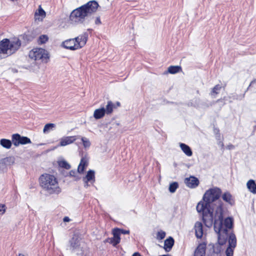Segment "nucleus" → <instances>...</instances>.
Masks as SVG:
<instances>
[{
    "label": "nucleus",
    "instance_id": "1",
    "mask_svg": "<svg viewBox=\"0 0 256 256\" xmlns=\"http://www.w3.org/2000/svg\"><path fill=\"white\" fill-rule=\"evenodd\" d=\"M221 194L222 190L218 188L206 190L202 200L198 204L196 210L198 212L202 213L203 222L208 228L212 226L214 223L213 213L214 212V230L218 234L219 243L223 244L227 238V229L232 227V220L228 218L223 223L222 204L221 202L218 201Z\"/></svg>",
    "mask_w": 256,
    "mask_h": 256
},
{
    "label": "nucleus",
    "instance_id": "2",
    "mask_svg": "<svg viewBox=\"0 0 256 256\" xmlns=\"http://www.w3.org/2000/svg\"><path fill=\"white\" fill-rule=\"evenodd\" d=\"M98 7V3L95 0H92L74 9L72 12L69 16L70 22L72 24L82 23L86 18L96 11Z\"/></svg>",
    "mask_w": 256,
    "mask_h": 256
},
{
    "label": "nucleus",
    "instance_id": "3",
    "mask_svg": "<svg viewBox=\"0 0 256 256\" xmlns=\"http://www.w3.org/2000/svg\"><path fill=\"white\" fill-rule=\"evenodd\" d=\"M40 185L47 193L58 194L61 192L57 178L52 174H44L40 178Z\"/></svg>",
    "mask_w": 256,
    "mask_h": 256
},
{
    "label": "nucleus",
    "instance_id": "4",
    "mask_svg": "<svg viewBox=\"0 0 256 256\" xmlns=\"http://www.w3.org/2000/svg\"><path fill=\"white\" fill-rule=\"evenodd\" d=\"M18 38H4L0 42V58H5L15 53L21 46Z\"/></svg>",
    "mask_w": 256,
    "mask_h": 256
},
{
    "label": "nucleus",
    "instance_id": "5",
    "mask_svg": "<svg viewBox=\"0 0 256 256\" xmlns=\"http://www.w3.org/2000/svg\"><path fill=\"white\" fill-rule=\"evenodd\" d=\"M88 38V34L84 32L83 34L75 38L64 41L62 45L66 48L74 50L82 48L86 44Z\"/></svg>",
    "mask_w": 256,
    "mask_h": 256
},
{
    "label": "nucleus",
    "instance_id": "6",
    "mask_svg": "<svg viewBox=\"0 0 256 256\" xmlns=\"http://www.w3.org/2000/svg\"><path fill=\"white\" fill-rule=\"evenodd\" d=\"M29 58L38 62H46L49 58L46 50L42 48H34L29 52Z\"/></svg>",
    "mask_w": 256,
    "mask_h": 256
},
{
    "label": "nucleus",
    "instance_id": "7",
    "mask_svg": "<svg viewBox=\"0 0 256 256\" xmlns=\"http://www.w3.org/2000/svg\"><path fill=\"white\" fill-rule=\"evenodd\" d=\"M232 228V227L230 228H228L227 232H226L227 238H226V240H227V239L228 237V248H226V256H233L234 250L235 248V247L236 246V236L234 235V234L233 233H231L229 235L228 234V230H230ZM216 234L218 236V233H216ZM218 243L220 245L222 246V244H220L218 242ZM225 244L226 243H224V244ZM224 244H223V245Z\"/></svg>",
    "mask_w": 256,
    "mask_h": 256
},
{
    "label": "nucleus",
    "instance_id": "8",
    "mask_svg": "<svg viewBox=\"0 0 256 256\" xmlns=\"http://www.w3.org/2000/svg\"><path fill=\"white\" fill-rule=\"evenodd\" d=\"M184 182L188 187L192 188H196L198 185L199 180L196 178L190 176L185 178Z\"/></svg>",
    "mask_w": 256,
    "mask_h": 256
},
{
    "label": "nucleus",
    "instance_id": "9",
    "mask_svg": "<svg viewBox=\"0 0 256 256\" xmlns=\"http://www.w3.org/2000/svg\"><path fill=\"white\" fill-rule=\"evenodd\" d=\"M76 140V136H65L60 138V146H64L73 143Z\"/></svg>",
    "mask_w": 256,
    "mask_h": 256
},
{
    "label": "nucleus",
    "instance_id": "10",
    "mask_svg": "<svg viewBox=\"0 0 256 256\" xmlns=\"http://www.w3.org/2000/svg\"><path fill=\"white\" fill-rule=\"evenodd\" d=\"M120 229L116 228L113 230V238L110 239V242L115 246L120 242Z\"/></svg>",
    "mask_w": 256,
    "mask_h": 256
},
{
    "label": "nucleus",
    "instance_id": "11",
    "mask_svg": "<svg viewBox=\"0 0 256 256\" xmlns=\"http://www.w3.org/2000/svg\"><path fill=\"white\" fill-rule=\"evenodd\" d=\"M196 236L198 238H200L203 236V226L201 222H197L194 224Z\"/></svg>",
    "mask_w": 256,
    "mask_h": 256
},
{
    "label": "nucleus",
    "instance_id": "12",
    "mask_svg": "<svg viewBox=\"0 0 256 256\" xmlns=\"http://www.w3.org/2000/svg\"><path fill=\"white\" fill-rule=\"evenodd\" d=\"M70 242V248L72 251L78 250V252H82L80 242L78 238H73Z\"/></svg>",
    "mask_w": 256,
    "mask_h": 256
},
{
    "label": "nucleus",
    "instance_id": "13",
    "mask_svg": "<svg viewBox=\"0 0 256 256\" xmlns=\"http://www.w3.org/2000/svg\"><path fill=\"white\" fill-rule=\"evenodd\" d=\"M88 160L86 157H82L81 158L80 163L78 166L77 172L80 174H82L84 172L85 168L88 166Z\"/></svg>",
    "mask_w": 256,
    "mask_h": 256
},
{
    "label": "nucleus",
    "instance_id": "14",
    "mask_svg": "<svg viewBox=\"0 0 256 256\" xmlns=\"http://www.w3.org/2000/svg\"><path fill=\"white\" fill-rule=\"evenodd\" d=\"M83 180L90 182L92 184H93L95 182V172L93 170H89L86 176L83 178Z\"/></svg>",
    "mask_w": 256,
    "mask_h": 256
},
{
    "label": "nucleus",
    "instance_id": "15",
    "mask_svg": "<svg viewBox=\"0 0 256 256\" xmlns=\"http://www.w3.org/2000/svg\"><path fill=\"white\" fill-rule=\"evenodd\" d=\"M106 114L104 107L97 108L94 112V117L96 120H98L103 118Z\"/></svg>",
    "mask_w": 256,
    "mask_h": 256
},
{
    "label": "nucleus",
    "instance_id": "16",
    "mask_svg": "<svg viewBox=\"0 0 256 256\" xmlns=\"http://www.w3.org/2000/svg\"><path fill=\"white\" fill-rule=\"evenodd\" d=\"M14 162V158L12 156L6 157L0 160V166H7L13 164Z\"/></svg>",
    "mask_w": 256,
    "mask_h": 256
},
{
    "label": "nucleus",
    "instance_id": "17",
    "mask_svg": "<svg viewBox=\"0 0 256 256\" xmlns=\"http://www.w3.org/2000/svg\"><path fill=\"white\" fill-rule=\"evenodd\" d=\"M46 12L44 10L41 8L40 6H39L38 9V12H35L34 17L36 20H38L39 21H42V20L46 17Z\"/></svg>",
    "mask_w": 256,
    "mask_h": 256
},
{
    "label": "nucleus",
    "instance_id": "18",
    "mask_svg": "<svg viewBox=\"0 0 256 256\" xmlns=\"http://www.w3.org/2000/svg\"><path fill=\"white\" fill-rule=\"evenodd\" d=\"M222 198L224 201L230 205H233L234 204V200L233 199L232 196L228 192H226L223 194L222 195Z\"/></svg>",
    "mask_w": 256,
    "mask_h": 256
},
{
    "label": "nucleus",
    "instance_id": "19",
    "mask_svg": "<svg viewBox=\"0 0 256 256\" xmlns=\"http://www.w3.org/2000/svg\"><path fill=\"white\" fill-rule=\"evenodd\" d=\"M174 244V240L172 238L170 237L164 241V248L166 252H169Z\"/></svg>",
    "mask_w": 256,
    "mask_h": 256
},
{
    "label": "nucleus",
    "instance_id": "20",
    "mask_svg": "<svg viewBox=\"0 0 256 256\" xmlns=\"http://www.w3.org/2000/svg\"><path fill=\"white\" fill-rule=\"evenodd\" d=\"M180 146L182 150L187 156H192V152L189 146L183 143H180Z\"/></svg>",
    "mask_w": 256,
    "mask_h": 256
},
{
    "label": "nucleus",
    "instance_id": "21",
    "mask_svg": "<svg viewBox=\"0 0 256 256\" xmlns=\"http://www.w3.org/2000/svg\"><path fill=\"white\" fill-rule=\"evenodd\" d=\"M206 254V248L202 244L199 245L194 252V256H204Z\"/></svg>",
    "mask_w": 256,
    "mask_h": 256
},
{
    "label": "nucleus",
    "instance_id": "22",
    "mask_svg": "<svg viewBox=\"0 0 256 256\" xmlns=\"http://www.w3.org/2000/svg\"><path fill=\"white\" fill-rule=\"evenodd\" d=\"M248 190L253 194H256V184L252 180H249L246 184Z\"/></svg>",
    "mask_w": 256,
    "mask_h": 256
},
{
    "label": "nucleus",
    "instance_id": "23",
    "mask_svg": "<svg viewBox=\"0 0 256 256\" xmlns=\"http://www.w3.org/2000/svg\"><path fill=\"white\" fill-rule=\"evenodd\" d=\"M114 108H115L114 104L112 101H108L105 108L106 114H110Z\"/></svg>",
    "mask_w": 256,
    "mask_h": 256
},
{
    "label": "nucleus",
    "instance_id": "24",
    "mask_svg": "<svg viewBox=\"0 0 256 256\" xmlns=\"http://www.w3.org/2000/svg\"><path fill=\"white\" fill-rule=\"evenodd\" d=\"M20 139H22L21 136L18 134L12 135V142L16 146H18L20 144Z\"/></svg>",
    "mask_w": 256,
    "mask_h": 256
},
{
    "label": "nucleus",
    "instance_id": "25",
    "mask_svg": "<svg viewBox=\"0 0 256 256\" xmlns=\"http://www.w3.org/2000/svg\"><path fill=\"white\" fill-rule=\"evenodd\" d=\"M0 145L7 149H9L12 146V142L9 140L2 138L0 140Z\"/></svg>",
    "mask_w": 256,
    "mask_h": 256
},
{
    "label": "nucleus",
    "instance_id": "26",
    "mask_svg": "<svg viewBox=\"0 0 256 256\" xmlns=\"http://www.w3.org/2000/svg\"><path fill=\"white\" fill-rule=\"evenodd\" d=\"M181 70L182 68L180 66H170L168 68V72L172 74L178 73Z\"/></svg>",
    "mask_w": 256,
    "mask_h": 256
},
{
    "label": "nucleus",
    "instance_id": "27",
    "mask_svg": "<svg viewBox=\"0 0 256 256\" xmlns=\"http://www.w3.org/2000/svg\"><path fill=\"white\" fill-rule=\"evenodd\" d=\"M58 165L60 167L69 170L70 168V164L66 160H61L58 162Z\"/></svg>",
    "mask_w": 256,
    "mask_h": 256
},
{
    "label": "nucleus",
    "instance_id": "28",
    "mask_svg": "<svg viewBox=\"0 0 256 256\" xmlns=\"http://www.w3.org/2000/svg\"><path fill=\"white\" fill-rule=\"evenodd\" d=\"M222 86L220 84H217L212 88L211 94L212 96L215 97V96L219 93Z\"/></svg>",
    "mask_w": 256,
    "mask_h": 256
},
{
    "label": "nucleus",
    "instance_id": "29",
    "mask_svg": "<svg viewBox=\"0 0 256 256\" xmlns=\"http://www.w3.org/2000/svg\"><path fill=\"white\" fill-rule=\"evenodd\" d=\"M178 184L176 182H174L170 184L169 186V190L170 192L174 193L176 192V190L178 188Z\"/></svg>",
    "mask_w": 256,
    "mask_h": 256
},
{
    "label": "nucleus",
    "instance_id": "30",
    "mask_svg": "<svg viewBox=\"0 0 256 256\" xmlns=\"http://www.w3.org/2000/svg\"><path fill=\"white\" fill-rule=\"evenodd\" d=\"M55 126L54 124H46L43 129V132L44 133L48 132L50 130H52Z\"/></svg>",
    "mask_w": 256,
    "mask_h": 256
},
{
    "label": "nucleus",
    "instance_id": "31",
    "mask_svg": "<svg viewBox=\"0 0 256 256\" xmlns=\"http://www.w3.org/2000/svg\"><path fill=\"white\" fill-rule=\"evenodd\" d=\"M20 144H30L31 140H30L26 136H21Z\"/></svg>",
    "mask_w": 256,
    "mask_h": 256
},
{
    "label": "nucleus",
    "instance_id": "32",
    "mask_svg": "<svg viewBox=\"0 0 256 256\" xmlns=\"http://www.w3.org/2000/svg\"><path fill=\"white\" fill-rule=\"evenodd\" d=\"M48 40V37L46 35L40 36L38 40V42L40 44H42L45 43Z\"/></svg>",
    "mask_w": 256,
    "mask_h": 256
},
{
    "label": "nucleus",
    "instance_id": "33",
    "mask_svg": "<svg viewBox=\"0 0 256 256\" xmlns=\"http://www.w3.org/2000/svg\"><path fill=\"white\" fill-rule=\"evenodd\" d=\"M82 142L84 146L86 148H89L90 146V140L86 138H82Z\"/></svg>",
    "mask_w": 256,
    "mask_h": 256
},
{
    "label": "nucleus",
    "instance_id": "34",
    "mask_svg": "<svg viewBox=\"0 0 256 256\" xmlns=\"http://www.w3.org/2000/svg\"><path fill=\"white\" fill-rule=\"evenodd\" d=\"M166 236V232L162 230L158 232L156 238L158 240H162Z\"/></svg>",
    "mask_w": 256,
    "mask_h": 256
},
{
    "label": "nucleus",
    "instance_id": "35",
    "mask_svg": "<svg viewBox=\"0 0 256 256\" xmlns=\"http://www.w3.org/2000/svg\"><path fill=\"white\" fill-rule=\"evenodd\" d=\"M76 172H77L74 170H72L69 172L70 176L74 177L76 180H78L80 179V177L76 176Z\"/></svg>",
    "mask_w": 256,
    "mask_h": 256
},
{
    "label": "nucleus",
    "instance_id": "36",
    "mask_svg": "<svg viewBox=\"0 0 256 256\" xmlns=\"http://www.w3.org/2000/svg\"><path fill=\"white\" fill-rule=\"evenodd\" d=\"M6 212V206L0 204V214H3Z\"/></svg>",
    "mask_w": 256,
    "mask_h": 256
},
{
    "label": "nucleus",
    "instance_id": "37",
    "mask_svg": "<svg viewBox=\"0 0 256 256\" xmlns=\"http://www.w3.org/2000/svg\"><path fill=\"white\" fill-rule=\"evenodd\" d=\"M120 234H128L130 233V231L128 230H120Z\"/></svg>",
    "mask_w": 256,
    "mask_h": 256
},
{
    "label": "nucleus",
    "instance_id": "38",
    "mask_svg": "<svg viewBox=\"0 0 256 256\" xmlns=\"http://www.w3.org/2000/svg\"><path fill=\"white\" fill-rule=\"evenodd\" d=\"M95 24H101V22L100 20V18L99 17H97L96 20H95Z\"/></svg>",
    "mask_w": 256,
    "mask_h": 256
},
{
    "label": "nucleus",
    "instance_id": "39",
    "mask_svg": "<svg viewBox=\"0 0 256 256\" xmlns=\"http://www.w3.org/2000/svg\"><path fill=\"white\" fill-rule=\"evenodd\" d=\"M63 220L64 222H69L70 221V219L68 217L65 216L63 219Z\"/></svg>",
    "mask_w": 256,
    "mask_h": 256
},
{
    "label": "nucleus",
    "instance_id": "40",
    "mask_svg": "<svg viewBox=\"0 0 256 256\" xmlns=\"http://www.w3.org/2000/svg\"><path fill=\"white\" fill-rule=\"evenodd\" d=\"M83 181L84 183V186L85 188H87L89 186L88 182H86V180H83Z\"/></svg>",
    "mask_w": 256,
    "mask_h": 256
},
{
    "label": "nucleus",
    "instance_id": "41",
    "mask_svg": "<svg viewBox=\"0 0 256 256\" xmlns=\"http://www.w3.org/2000/svg\"><path fill=\"white\" fill-rule=\"evenodd\" d=\"M132 256H141L140 254L138 252H135L134 253Z\"/></svg>",
    "mask_w": 256,
    "mask_h": 256
},
{
    "label": "nucleus",
    "instance_id": "42",
    "mask_svg": "<svg viewBox=\"0 0 256 256\" xmlns=\"http://www.w3.org/2000/svg\"><path fill=\"white\" fill-rule=\"evenodd\" d=\"M12 71L14 72H17L18 70L16 69H14V68H12Z\"/></svg>",
    "mask_w": 256,
    "mask_h": 256
},
{
    "label": "nucleus",
    "instance_id": "43",
    "mask_svg": "<svg viewBox=\"0 0 256 256\" xmlns=\"http://www.w3.org/2000/svg\"><path fill=\"white\" fill-rule=\"evenodd\" d=\"M234 148V146L232 145H231V146H229V148Z\"/></svg>",
    "mask_w": 256,
    "mask_h": 256
},
{
    "label": "nucleus",
    "instance_id": "44",
    "mask_svg": "<svg viewBox=\"0 0 256 256\" xmlns=\"http://www.w3.org/2000/svg\"><path fill=\"white\" fill-rule=\"evenodd\" d=\"M116 104H117V106H120V103L119 102H116Z\"/></svg>",
    "mask_w": 256,
    "mask_h": 256
},
{
    "label": "nucleus",
    "instance_id": "45",
    "mask_svg": "<svg viewBox=\"0 0 256 256\" xmlns=\"http://www.w3.org/2000/svg\"><path fill=\"white\" fill-rule=\"evenodd\" d=\"M18 256H25L24 254H20Z\"/></svg>",
    "mask_w": 256,
    "mask_h": 256
}]
</instances>
